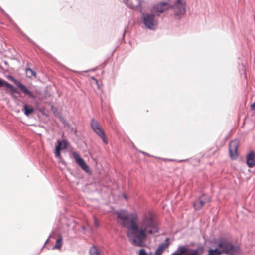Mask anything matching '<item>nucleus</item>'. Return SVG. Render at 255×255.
Segmentation results:
<instances>
[{
	"instance_id": "18",
	"label": "nucleus",
	"mask_w": 255,
	"mask_h": 255,
	"mask_svg": "<svg viewBox=\"0 0 255 255\" xmlns=\"http://www.w3.org/2000/svg\"><path fill=\"white\" fill-rule=\"evenodd\" d=\"M222 254L221 252L220 251V250L215 247V248L210 249L208 251V254L207 255H221Z\"/></svg>"
},
{
	"instance_id": "22",
	"label": "nucleus",
	"mask_w": 255,
	"mask_h": 255,
	"mask_svg": "<svg viewBox=\"0 0 255 255\" xmlns=\"http://www.w3.org/2000/svg\"><path fill=\"white\" fill-rule=\"evenodd\" d=\"M138 255H148L144 249H141L139 251Z\"/></svg>"
},
{
	"instance_id": "8",
	"label": "nucleus",
	"mask_w": 255,
	"mask_h": 255,
	"mask_svg": "<svg viewBox=\"0 0 255 255\" xmlns=\"http://www.w3.org/2000/svg\"><path fill=\"white\" fill-rule=\"evenodd\" d=\"M72 154L76 163L82 168L83 170L86 172H88L89 171V167L86 164L84 160L79 156L78 153L76 152H73Z\"/></svg>"
},
{
	"instance_id": "7",
	"label": "nucleus",
	"mask_w": 255,
	"mask_h": 255,
	"mask_svg": "<svg viewBox=\"0 0 255 255\" xmlns=\"http://www.w3.org/2000/svg\"><path fill=\"white\" fill-rule=\"evenodd\" d=\"M238 142L236 140L231 141L229 144L230 156L232 159H236L238 156Z\"/></svg>"
},
{
	"instance_id": "15",
	"label": "nucleus",
	"mask_w": 255,
	"mask_h": 255,
	"mask_svg": "<svg viewBox=\"0 0 255 255\" xmlns=\"http://www.w3.org/2000/svg\"><path fill=\"white\" fill-rule=\"evenodd\" d=\"M4 86L6 87L10 91V94L13 96L14 93H18L16 88L7 82H4Z\"/></svg>"
},
{
	"instance_id": "9",
	"label": "nucleus",
	"mask_w": 255,
	"mask_h": 255,
	"mask_svg": "<svg viewBox=\"0 0 255 255\" xmlns=\"http://www.w3.org/2000/svg\"><path fill=\"white\" fill-rule=\"evenodd\" d=\"M125 3L130 8L135 10L141 9V0H123Z\"/></svg>"
},
{
	"instance_id": "20",
	"label": "nucleus",
	"mask_w": 255,
	"mask_h": 255,
	"mask_svg": "<svg viewBox=\"0 0 255 255\" xmlns=\"http://www.w3.org/2000/svg\"><path fill=\"white\" fill-rule=\"evenodd\" d=\"M89 254L90 255H101L97 248L94 246L90 249Z\"/></svg>"
},
{
	"instance_id": "5",
	"label": "nucleus",
	"mask_w": 255,
	"mask_h": 255,
	"mask_svg": "<svg viewBox=\"0 0 255 255\" xmlns=\"http://www.w3.org/2000/svg\"><path fill=\"white\" fill-rule=\"evenodd\" d=\"M203 248L198 247L196 249L186 248L184 246L179 247L176 250V255H201Z\"/></svg>"
},
{
	"instance_id": "26",
	"label": "nucleus",
	"mask_w": 255,
	"mask_h": 255,
	"mask_svg": "<svg viewBox=\"0 0 255 255\" xmlns=\"http://www.w3.org/2000/svg\"><path fill=\"white\" fill-rule=\"evenodd\" d=\"M171 255H175V253H173Z\"/></svg>"
},
{
	"instance_id": "16",
	"label": "nucleus",
	"mask_w": 255,
	"mask_h": 255,
	"mask_svg": "<svg viewBox=\"0 0 255 255\" xmlns=\"http://www.w3.org/2000/svg\"><path fill=\"white\" fill-rule=\"evenodd\" d=\"M22 111L26 116H29L34 112V109L32 107L30 106L25 105L23 106Z\"/></svg>"
},
{
	"instance_id": "14",
	"label": "nucleus",
	"mask_w": 255,
	"mask_h": 255,
	"mask_svg": "<svg viewBox=\"0 0 255 255\" xmlns=\"http://www.w3.org/2000/svg\"><path fill=\"white\" fill-rule=\"evenodd\" d=\"M169 245V239L167 238L165 242L161 244L157 249L155 255H161L164 250L168 247Z\"/></svg>"
},
{
	"instance_id": "23",
	"label": "nucleus",
	"mask_w": 255,
	"mask_h": 255,
	"mask_svg": "<svg viewBox=\"0 0 255 255\" xmlns=\"http://www.w3.org/2000/svg\"><path fill=\"white\" fill-rule=\"evenodd\" d=\"M94 224L96 227H98L99 226L98 220L96 218H95L94 219Z\"/></svg>"
},
{
	"instance_id": "13",
	"label": "nucleus",
	"mask_w": 255,
	"mask_h": 255,
	"mask_svg": "<svg viewBox=\"0 0 255 255\" xmlns=\"http://www.w3.org/2000/svg\"><path fill=\"white\" fill-rule=\"evenodd\" d=\"M246 163L250 168H252L255 165V154L254 152H250L246 158Z\"/></svg>"
},
{
	"instance_id": "1",
	"label": "nucleus",
	"mask_w": 255,
	"mask_h": 255,
	"mask_svg": "<svg viewBox=\"0 0 255 255\" xmlns=\"http://www.w3.org/2000/svg\"><path fill=\"white\" fill-rule=\"evenodd\" d=\"M118 222L128 231L127 235L133 245L143 247L148 235H153L158 232V225L154 214L148 212L144 214L139 223L136 214H129L126 210L116 212Z\"/></svg>"
},
{
	"instance_id": "12",
	"label": "nucleus",
	"mask_w": 255,
	"mask_h": 255,
	"mask_svg": "<svg viewBox=\"0 0 255 255\" xmlns=\"http://www.w3.org/2000/svg\"><path fill=\"white\" fill-rule=\"evenodd\" d=\"M210 200V198L209 197H207L205 200H203L201 198L196 200L193 204L194 209L196 210L201 209L203 207L205 203L209 202Z\"/></svg>"
},
{
	"instance_id": "21",
	"label": "nucleus",
	"mask_w": 255,
	"mask_h": 255,
	"mask_svg": "<svg viewBox=\"0 0 255 255\" xmlns=\"http://www.w3.org/2000/svg\"><path fill=\"white\" fill-rule=\"evenodd\" d=\"M91 79L94 81V83H93V84L95 83L97 85V88L99 89H101V86H100V84L99 83L98 80L93 77H91Z\"/></svg>"
},
{
	"instance_id": "19",
	"label": "nucleus",
	"mask_w": 255,
	"mask_h": 255,
	"mask_svg": "<svg viewBox=\"0 0 255 255\" xmlns=\"http://www.w3.org/2000/svg\"><path fill=\"white\" fill-rule=\"evenodd\" d=\"M26 76L28 78L36 77V73L30 68H26L25 70Z\"/></svg>"
},
{
	"instance_id": "11",
	"label": "nucleus",
	"mask_w": 255,
	"mask_h": 255,
	"mask_svg": "<svg viewBox=\"0 0 255 255\" xmlns=\"http://www.w3.org/2000/svg\"><path fill=\"white\" fill-rule=\"evenodd\" d=\"M14 83L20 89V90L23 91L25 94L28 95L30 98H35V95L33 93L28 89L26 86H25L20 81L15 80L14 81Z\"/></svg>"
},
{
	"instance_id": "2",
	"label": "nucleus",
	"mask_w": 255,
	"mask_h": 255,
	"mask_svg": "<svg viewBox=\"0 0 255 255\" xmlns=\"http://www.w3.org/2000/svg\"><path fill=\"white\" fill-rule=\"evenodd\" d=\"M170 8L169 4L162 2L154 5L151 9V14H143V22L150 29H154L157 25V21L155 15H159L166 10Z\"/></svg>"
},
{
	"instance_id": "17",
	"label": "nucleus",
	"mask_w": 255,
	"mask_h": 255,
	"mask_svg": "<svg viewBox=\"0 0 255 255\" xmlns=\"http://www.w3.org/2000/svg\"><path fill=\"white\" fill-rule=\"evenodd\" d=\"M62 246V237L59 235L56 241L54 249H60Z\"/></svg>"
},
{
	"instance_id": "24",
	"label": "nucleus",
	"mask_w": 255,
	"mask_h": 255,
	"mask_svg": "<svg viewBox=\"0 0 255 255\" xmlns=\"http://www.w3.org/2000/svg\"><path fill=\"white\" fill-rule=\"evenodd\" d=\"M5 82V81L0 79V87H2V86H4Z\"/></svg>"
},
{
	"instance_id": "25",
	"label": "nucleus",
	"mask_w": 255,
	"mask_h": 255,
	"mask_svg": "<svg viewBox=\"0 0 255 255\" xmlns=\"http://www.w3.org/2000/svg\"><path fill=\"white\" fill-rule=\"evenodd\" d=\"M255 108V101L251 105V109L253 110Z\"/></svg>"
},
{
	"instance_id": "6",
	"label": "nucleus",
	"mask_w": 255,
	"mask_h": 255,
	"mask_svg": "<svg viewBox=\"0 0 255 255\" xmlns=\"http://www.w3.org/2000/svg\"><path fill=\"white\" fill-rule=\"evenodd\" d=\"M187 8L186 0H176V19H180L185 15Z\"/></svg>"
},
{
	"instance_id": "4",
	"label": "nucleus",
	"mask_w": 255,
	"mask_h": 255,
	"mask_svg": "<svg viewBox=\"0 0 255 255\" xmlns=\"http://www.w3.org/2000/svg\"><path fill=\"white\" fill-rule=\"evenodd\" d=\"M90 126L93 131L100 137L105 144L108 143L105 132L99 122L94 118L90 121Z\"/></svg>"
},
{
	"instance_id": "10",
	"label": "nucleus",
	"mask_w": 255,
	"mask_h": 255,
	"mask_svg": "<svg viewBox=\"0 0 255 255\" xmlns=\"http://www.w3.org/2000/svg\"><path fill=\"white\" fill-rule=\"evenodd\" d=\"M58 145L56 147L55 155L56 157H60V150L65 149L67 147V142L66 141L63 140L62 141H57Z\"/></svg>"
},
{
	"instance_id": "3",
	"label": "nucleus",
	"mask_w": 255,
	"mask_h": 255,
	"mask_svg": "<svg viewBox=\"0 0 255 255\" xmlns=\"http://www.w3.org/2000/svg\"><path fill=\"white\" fill-rule=\"evenodd\" d=\"M212 247L218 248L222 254L234 255L239 253L240 248L238 246H234L228 239L221 237L214 240Z\"/></svg>"
}]
</instances>
